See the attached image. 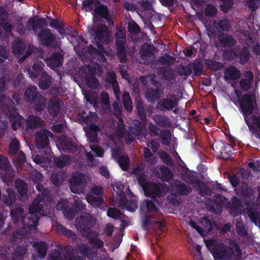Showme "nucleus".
<instances>
[{
  "label": "nucleus",
  "instance_id": "f257e3e1",
  "mask_svg": "<svg viewBox=\"0 0 260 260\" xmlns=\"http://www.w3.org/2000/svg\"><path fill=\"white\" fill-rule=\"evenodd\" d=\"M49 25L57 29L58 32L62 36H67L68 40L73 44L74 50L78 55L87 58H97L100 61L105 60V54H107L101 43L106 44L110 42V34L105 25H99L96 28H92L90 33L94 38L98 50L90 45L88 48L84 46L87 42L81 36L78 35L72 27L64 28V25L56 20H52Z\"/></svg>",
  "mask_w": 260,
  "mask_h": 260
},
{
  "label": "nucleus",
  "instance_id": "f03ea898",
  "mask_svg": "<svg viewBox=\"0 0 260 260\" xmlns=\"http://www.w3.org/2000/svg\"><path fill=\"white\" fill-rule=\"evenodd\" d=\"M37 189L40 192L38 197L29 207V211L27 218H24L23 210L20 207L16 209L11 207V217L17 227L22 226V231H16L11 238L12 242H16L20 239L24 238L31 232H35L39 220L38 214L47 215V212L44 210V206H48L51 202L49 191L44 188L43 186L37 185Z\"/></svg>",
  "mask_w": 260,
  "mask_h": 260
},
{
  "label": "nucleus",
  "instance_id": "7ed1b4c3",
  "mask_svg": "<svg viewBox=\"0 0 260 260\" xmlns=\"http://www.w3.org/2000/svg\"><path fill=\"white\" fill-rule=\"evenodd\" d=\"M132 174L134 175L140 185L142 187L146 196L151 197L149 200H145L142 204L141 209L146 208L150 214H154L158 211V207L160 204L159 201L156 199L159 198L166 194L169 191L171 195L175 196L179 195H185L189 193L191 187L177 180H171L170 182L171 189H169L165 184H155L152 182H148L145 175L143 173V169L138 167L133 169Z\"/></svg>",
  "mask_w": 260,
  "mask_h": 260
},
{
  "label": "nucleus",
  "instance_id": "20e7f679",
  "mask_svg": "<svg viewBox=\"0 0 260 260\" xmlns=\"http://www.w3.org/2000/svg\"><path fill=\"white\" fill-rule=\"evenodd\" d=\"M114 114L118 119L116 133L114 134H108V145L112 149V156L118 163L120 167L124 171L127 169L129 160L127 156L125 155L122 152L121 145L123 138L127 144H130L133 141L134 137L130 134L124 133L125 129L123 120L120 117L121 108L117 103L113 104Z\"/></svg>",
  "mask_w": 260,
  "mask_h": 260
},
{
  "label": "nucleus",
  "instance_id": "39448f33",
  "mask_svg": "<svg viewBox=\"0 0 260 260\" xmlns=\"http://www.w3.org/2000/svg\"><path fill=\"white\" fill-rule=\"evenodd\" d=\"M235 91L240 101L241 111L249 130L256 138L260 139V116L257 115L260 113V107L257 103L255 95L245 94L240 100L239 91L237 90Z\"/></svg>",
  "mask_w": 260,
  "mask_h": 260
},
{
  "label": "nucleus",
  "instance_id": "423d86ee",
  "mask_svg": "<svg viewBox=\"0 0 260 260\" xmlns=\"http://www.w3.org/2000/svg\"><path fill=\"white\" fill-rule=\"evenodd\" d=\"M214 203L215 206H213L211 208L215 213L221 212L222 206L228 208L230 213L234 216L241 214L243 211L244 214L247 215L252 222L256 225L260 226V211L251 207H247L244 209L238 198L234 197L232 202H230L227 198L220 196L216 198Z\"/></svg>",
  "mask_w": 260,
  "mask_h": 260
},
{
  "label": "nucleus",
  "instance_id": "0eeeda50",
  "mask_svg": "<svg viewBox=\"0 0 260 260\" xmlns=\"http://www.w3.org/2000/svg\"><path fill=\"white\" fill-rule=\"evenodd\" d=\"M10 71H5L0 81V94L3 92L6 86L11 80L12 76ZM0 103L4 113L1 114L0 119L3 116L8 117L14 129H16L21 126L23 118L18 114L14 107L15 103L9 97L2 95L0 97Z\"/></svg>",
  "mask_w": 260,
  "mask_h": 260
},
{
  "label": "nucleus",
  "instance_id": "6e6552de",
  "mask_svg": "<svg viewBox=\"0 0 260 260\" xmlns=\"http://www.w3.org/2000/svg\"><path fill=\"white\" fill-rule=\"evenodd\" d=\"M206 245L215 259L240 260L241 250L234 241L229 240L228 245L218 242L214 239L205 241Z\"/></svg>",
  "mask_w": 260,
  "mask_h": 260
},
{
  "label": "nucleus",
  "instance_id": "1a4fd4ad",
  "mask_svg": "<svg viewBox=\"0 0 260 260\" xmlns=\"http://www.w3.org/2000/svg\"><path fill=\"white\" fill-rule=\"evenodd\" d=\"M95 220V218L92 215L86 214L76 219L75 226L83 237L89 239L90 243L100 248L103 246L104 243L98 238V234L91 230Z\"/></svg>",
  "mask_w": 260,
  "mask_h": 260
},
{
  "label": "nucleus",
  "instance_id": "9d476101",
  "mask_svg": "<svg viewBox=\"0 0 260 260\" xmlns=\"http://www.w3.org/2000/svg\"><path fill=\"white\" fill-rule=\"evenodd\" d=\"M210 38L218 36L220 43L224 46H233L236 41L232 36L227 34H221L220 31H228L230 30L231 24L228 19L219 20L218 22L214 21L211 24H205Z\"/></svg>",
  "mask_w": 260,
  "mask_h": 260
},
{
  "label": "nucleus",
  "instance_id": "9b49d317",
  "mask_svg": "<svg viewBox=\"0 0 260 260\" xmlns=\"http://www.w3.org/2000/svg\"><path fill=\"white\" fill-rule=\"evenodd\" d=\"M102 71V69L98 63L91 62L87 66L81 67L78 75L84 79L86 84L89 87L95 89L99 86V82L95 77V75H101Z\"/></svg>",
  "mask_w": 260,
  "mask_h": 260
},
{
  "label": "nucleus",
  "instance_id": "f8f14e48",
  "mask_svg": "<svg viewBox=\"0 0 260 260\" xmlns=\"http://www.w3.org/2000/svg\"><path fill=\"white\" fill-rule=\"evenodd\" d=\"M253 19V16L251 15L246 23L243 20H241L237 24V31L241 35L240 39L248 46H250L254 42L251 34L254 35L260 29L258 25L254 24Z\"/></svg>",
  "mask_w": 260,
  "mask_h": 260
},
{
  "label": "nucleus",
  "instance_id": "ddd939ff",
  "mask_svg": "<svg viewBox=\"0 0 260 260\" xmlns=\"http://www.w3.org/2000/svg\"><path fill=\"white\" fill-rule=\"evenodd\" d=\"M85 114L84 111L79 114V120L88 126L89 131L86 132L87 139L90 142H94L97 138L96 133L100 130V128L94 123L98 120L97 114L91 112H89L88 115L85 116Z\"/></svg>",
  "mask_w": 260,
  "mask_h": 260
},
{
  "label": "nucleus",
  "instance_id": "4468645a",
  "mask_svg": "<svg viewBox=\"0 0 260 260\" xmlns=\"http://www.w3.org/2000/svg\"><path fill=\"white\" fill-rule=\"evenodd\" d=\"M113 188L115 192L114 205L126 209L130 212H134L137 208V205L134 200L127 203L125 200L124 193V186L121 183L117 182L113 185Z\"/></svg>",
  "mask_w": 260,
  "mask_h": 260
},
{
  "label": "nucleus",
  "instance_id": "2eb2a0df",
  "mask_svg": "<svg viewBox=\"0 0 260 260\" xmlns=\"http://www.w3.org/2000/svg\"><path fill=\"white\" fill-rule=\"evenodd\" d=\"M137 109L142 122L141 123L137 120H134L133 122L134 125L130 126L129 131L131 133H133L135 136H137L138 139H140L143 137L145 136L147 133L146 128L144 126L146 118L145 110L141 102H137Z\"/></svg>",
  "mask_w": 260,
  "mask_h": 260
},
{
  "label": "nucleus",
  "instance_id": "dca6fc26",
  "mask_svg": "<svg viewBox=\"0 0 260 260\" xmlns=\"http://www.w3.org/2000/svg\"><path fill=\"white\" fill-rule=\"evenodd\" d=\"M44 64L42 61H37L32 67V70H27L28 74L31 79L37 77L40 74H42L39 85L42 89H47L50 85L51 82V78L46 72L43 71Z\"/></svg>",
  "mask_w": 260,
  "mask_h": 260
},
{
  "label": "nucleus",
  "instance_id": "f3484780",
  "mask_svg": "<svg viewBox=\"0 0 260 260\" xmlns=\"http://www.w3.org/2000/svg\"><path fill=\"white\" fill-rule=\"evenodd\" d=\"M24 96L27 102H31L35 104V108L37 111L40 112L45 109L46 99L38 93L36 86L28 87L25 91Z\"/></svg>",
  "mask_w": 260,
  "mask_h": 260
},
{
  "label": "nucleus",
  "instance_id": "a211bd4d",
  "mask_svg": "<svg viewBox=\"0 0 260 260\" xmlns=\"http://www.w3.org/2000/svg\"><path fill=\"white\" fill-rule=\"evenodd\" d=\"M84 97L86 101L93 105L96 110H98L99 105H101L102 107V112L107 113L110 108L109 95L106 92H103L101 94L102 103L100 102V99L98 96V94L93 91H89L84 94Z\"/></svg>",
  "mask_w": 260,
  "mask_h": 260
},
{
  "label": "nucleus",
  "instance_id": "6ab92c4d",
  "mask_svg": "<svg viewBox=\"0 0 260 260\" xmlns=\"http://www.w3.org/2000/svg\"><path fill=\"white\" fill-rule=\"evenodd\" d=\"M89 181L88 175L79 172L73 173L70 180V189L73 193L80 194L84 192L85 187Z\"/></svg>",
  "mask_w": 260,
  "mask_h": 260
},
{
  "label": "nucleus",
  "instance_id": "aec40b11",
  "mask_svg": "<svg viewBox=\"0 0 260 260\" xmlns=\"http://www.w3.org/2000/svg\"><path fill=\"white\" fill-rule=\"evenodd\" d=\"M178 99L176 95L170 94L159 100L156 105V108L160 111L173 110L176 113L178 107Z\"/></svg>",
  "mask_w": 260,
  "mask_h": 260
},
{
  "label": "nucleus",
  "instance_id": "412c9836",
  "mask_svg": "<svg viewBox=\"0 0 260 260\" xmlns=\"http://www.w3.org/2000/svg\"><path fill=\"white\" fill-rule=\"evenodd\" d=\"M125 33L124 29L120 27L117 29L116 32V43L117 49V56L121 62L126 60L125 49L126 47Z\"/></svg>",
  "mask_w": 260,
  "mask_h": 260
},
{
  "label": "nucleus",
  "instance_id": "4be33fe9",
  "mask_svg": "<svg viewBox=\"0 0 260 260\" xmlns=\"http://www.w3.org/2000/svg\"><path fill=\"white\" fill-rule=\"evenodd\" d=\"M83 6L86 11H93L92 15H99L106 19H108V13L107 7L99 5L98 0H84Z\"/></svg>",
  "mask_w": 260,
  "mask_h": 260
},
{
  "label": "nucleus",
  "instance_id": "5701e85b",
  "mask_svg": "<svg viewBox=\"0 0 260 260\" xmlns=\"http://www.w3.org/2000/svg\"><path fill=\"white\" fill-rule=\"evenodd\" d=\"M103 189L101 186L95 185L91 188L90 192L86 197L87 202L92 206L100 207L104 202Z\"/></svg>",
  "mask_w": 260,
  "mask_h": 260
},
{
  "label": "nucleus",
  "instance_id": "b1692460",
  "mask_svg": "<svg viewBox=\"0 0 260 260\" xmlns=\"http://www.w3.org/2000/svg\"><path fill=\"white\" fill-rule=\"evenodd\" d=\"M189 224L203 236L211 230L213 225L210 219L207 217L201 219L198 224L191 220Z\"/></svg>",
  "mask_w": 260,
  "mask_h": 260
},
{
  "label": "nucleus",
  "instance_id": "393cba45",
  "mask_svg": "<svg viewBox=\"0 0 260 260\" xmlns=\"http://www.w3.org/2000/svg\"><path fill=\"white\" fill-rule=\"evenodd\" d=\"M53 134L46 129L39 131L36 135V145L37 148L42 149L48 146L49 138L53 137Z\"/></svg>",
  "mask_w": 260,
  "mask_h": 260
},
{
  "label": "nucleus",
  "instance_id": "a878e982",
  "mask_svg": "<svg viewBox=\"0 0 260 260\" xmlns=\"http://www.w3.org/2000/svg\"><path fill=\"white\" fill-rule=\"evenodd\" d=\"M56 146L60 151L75 152L77 149V146L73 140L65 136H61L58 139Z\"/></svg>",
  "mask_w": 260,
  "mask_h": 260
},
{
  "label": "nucleus",
  "instance_id": "bb28decb",
  "mask_svg": "<svg viewBox=\"0 0 260 260\" xmlns=\"http://www.w3.org/2000/svg\"><path fill=\"white\" fill-rule=\"evenodd\" d=\"M0 168L5 172V175L3 177V181L8 186L10 185L12 181L9 178L13 176V170L10 167L8 158L3 155H0Z\"/></svg>",
  "mask_w": 260,
  "mask_h": 260
},
{
  "label": "nucleus",
  "instance_id": "cd10ccee",
  "mask_svg": "<svg viewBox=\"0 0 260 260\" xmlns=\"http://www.w3.org/2000/svg\"><path fill=\"white\" fill-rule=\"evenodd\" d=\"M68 201L64 199L60 200L57 204L56 208L57 210H62L64 216L69 219H72L75 215L74 209H68Z\"/></svg>",
  "mask_w": 260,
  "mask_h": 260
},
{
  "label": "nucleus",
  "instance_id": "c85d7f7f",
  "mask_svg": "<svg viewBox=\"0 0 260 260\" xmlns=\"http://www.w3.org/2000/svg\"><path fill=\"white\" fill-rule=\"evenodd\" d=\"M77 251L88 258L92 259L97 256V252L94 248H90L87 244L82 243L78 244Z\"/></svg>",
  "mask_w": 260,
  "mask_h": 260
},
{
  "label": "nucleus",
  "instance_id": "c756f323",
  "mask_svg": "<svg viewBox=\"0 0 260 260\" xmlns=\"http://www.w3.org/2000/svg\"><path fill=\"white\" fill-rule=\"evenodd\" d=\"M38 38L42 44L46 45L47 46L52 45L55 40L54 35L51 31L48 29L42 30L38 34Z\"/></svg>",
  "mask_w": 260,
  "mask_h": 260
},
{
  "label": "nucleus",
  "instance_id": "7c9ffc66",
  "mask_svg": "<svg viewBox=\"0 0 260 260\" xmlns=\"http://www.w3.org/2000/svg\"><path fill=\"white\" fill-rule=\"evenodd\" d=\"M33 247L36 250L37 256L34 254L32 260H38V258H42L45 257L47 252V245L45 242L40 241L34 242Z\"/></svg>",
  "mask_w": 260,
  "mask_h": 260
},
{
  "label": "nucleus",
  "instance_id": "2f4dec72",
  "mask_svg": "<svg viewBox=\"0 0 260 260\" xmlns=\"http://www.w3.org/2000/svg\"><path fill=\"white\" fill-rule=\"evenodd\" d=\"M143 227L144 229H147L152 226L153 229H158L162 230L164 227V224L161 221H156L152 220L150 216L146 215L142 221Z\"/></svg>",
  "mask_w": 260,
  "mask_h": 260
},
{
  "label": "nucleus",
  "instance_id": "473e14b6",
  "mask_svg": "<svg viewBox=\"0 0 260 260\" xmlns=\"http://www.w3.org/2000/svg\"><path fill=\"white\" fill-rule=\"evenodd\" d=\"M63 56L60 53H54L51 57L45 60L47 64L53 69L61 66Z\"/></svg>",
  "mask_w": 260,
  "mask_h": 260
},
{
  "label": "nucleus",
  "instance_id": "72a5a7b5",
  "mask_svg": "<svg viewBox=\"0 0 260 260\" xmlns=\"http://www.w3.org/2000/svg\"><path fill=\"white\" fill-rule=\"evenodd\" d=\"M61 101L57 99L50 100L48 105V110L53 117L56 116L60 111Z\"/></svg>",
  "mask_w": 260,
  "mask_h": 260
},
{
  "label": "nucleus",
  "instance_id": "f704fd0d",
  "mask_svg": "<svg viewBox=\"0 0 260 260\" xmlns=\"http://www.w3.org/2000/svg\"><path fill=\"white\" fill-rule=\"evenodd\" d=\"M107 81L112 86L115 96L118 101L120 99L119 89L116 80V75L114 72H109L106 77Z\"/></svg>",
  "mask_w": 260,
  "mask_h": 260
},
{
  "label": "nucleus",
  "instance_id": "c9c22d12",
  "mask_svg": "<svg viewBox=\"0 0 260 260\" xmlns=\"http://www.w3.org/2000/svg\"><path fill=\"white\" fill-rule=\"evenodd\" d=\"M49 260H84L81 258H73L71 254L66 255L63 252L55 250L49 255Z\"/></svg>",
  "mask_w": 260,
  "mask_h": 260
},
{
  "label": "nucleus",
  "instance_id": "e433bc0d",
  "mask_svg": "<svg viewBox=\"0 0 260 260\" xmlns=\"http://www.w3.org/2000/svg\"><path fill=\"white\" fill-rule=\"evenodd\" d=\"M16 198L14 191L11 188L7 189L6 194L3 196V202L9 207L16 205L15 204Z\"/></svg>",
  "mask_w": 260,
  "mask_h": 260
},
{
  "label": "nucleus",
  "instance_id": "4c0bfd02",
  "mask_svg": "<svg viewBox=\"0 0 260 260\" xmlns=\"http://www.w3.org/2000/svg\"><path fill=\"white\" fill-rule=\"evenodd\" d=\"M224 78L226 81L236 80L239 78L240 72L236 68L230 67L224 70Z\"/></svg>",
  "mask_w": 260,
  "mask_h": 260
},
{
  "label": "nucleus",
  "instance_id": "58836bf2",
  "mask_svg": "<svg viewBox=\"0 0 260 260\" xmlns=\"http://www.w3.org/2000/svg\"><path fill=\"white\" fill-rule=\"evenodd\" d=\"M26 48V46L24 43L18 39H15L12 44V51L17 57L22 55Z\"/></svg>",
  "mask_w": 260,
  "mask_h": 260
},
{
  "label": "nucleus",
  "instance_id": "ea45409f",
  "mask_svg": "<svg viewBox=\"0 0 260 260\" xmlns=\"http://www.w3.org/2000/svg\"><path fill=\"white\" fill-rule=\"evenodd\" d=\"M26 248L25 247H17L12 257V260H23L24 254L26 253ZM6 254H1L0 260H5Z\"/></svg>",
  "mask_w": 260,
  "mask_h": 260
},
{
  "label": "nucleus",
  "instance_id": "a19ab883",
  "mask_svg": "<svg viewBox=\"0 0 260 260\" xmlns=\"http://www.w3.org/2000/svg\"><path fill=\"white\" fill-rule=\"evenodd\" d=\"M27 128L31 129L41 126L43 121L38 116L34 115L29 116L26 120Z\"/></svg>",
  "mask_w": 260,
  "mask_h": 260
},
{
  "label": "nucleus",
  "instance_id": "79ce46f5",
  "mask_svg": "<svg viewBox=\"0 0 260 260\" xmlns=\"http://www.w3.org/2000/svg\"><path fill=\"white\" fill-rule=\"evenodd\" d=\"M253 74L248 71L245 73L244 78L242 79L240 85L242 88L244 90H247L251 87L253 82Z\"/></svg>",
  "mask_w": 260,
  "mask_h": 260
},
{
  "label": "nucleus",
  "instance_id": "37998d69",
  "mask_svg": "<svg viewBox=\"0 0 260 260\" xmlns=\"http://www.w3.org/2000/svg\"><path fill=\"white\" fill-rule=\"evenodd\" d=\"M16 187L19 192L21 200H25L26 198L27 186L26 183L21 179H18L15 182Z\"/></svg>",
  "mask_w": 260,
  "mask_h": 260
},
{
  "label": "nucleus",
  "instance_id": "c03bdc74",
  "mask_svg": "<svg viewBox=\"0 0 260 260\" xmlns=\"http://www.w3.org/2000/svg\"><path fill=\"white\" fill-rule=\"evenodd\" d=\"M8 14L5 8L0 7V20L1 25L7 32H10L12 30V25L9 23H5V21L7 19Z\"/></svg>",
  "mask_w": 260,
  "mask_h": 260
},
{
  "label": "nucleus",
  "instance_id": "a18cd8bd",
  "mask_svg": "<svg viewBox=\"0 0 260 260\" xmlns=\"http://www.w3.org/2000/svg\"><path fill=\"white\" fill-rule=\"evenodd\" d=\"M67 178V173L63 171H60L57 173H53L51 176V180L54 185L58 186L60 185Z\"/></svg>",
  "mask_w": 260,
  "mask_h": 260
},
{
  "label": "nucleus",
  "instance_id": "49530a36",
  "mask_svg": "<svg viewBox=\"0 0 260 260\" xmlns=\"http://www.w3.org/2000/svg\"><path fill=\"white\" fill-rule=\"evenodd\" d=\"M54 226H55L56 230L58 233L66 235L73 240H75L76 239V236L75 234L72 231L65 228L61 224L56 222Z\"/></svg>",
  "mask_w": 260,
  "mask_h": 260
},
{
  "label": "nucleus",
  "instance_id": "de8ad7c7",
  "mask_svg": "<svg viewBox=\"0 0 260 260\" xmlns=\"http://www.w3.org/2000/svg\"><path fill=\"white\" fill-rule=\"evenodd\" d=\"M53 161L57 167L62 168L65 166L70 164L72 159L68 155H62L59 157H55Z\"/></svg>",
  "mask_w": 260,
  "mask_h": 260
},
{
  "label": "nucleus",
  "instance_id": "09e8293b",
  "mask_svg": "<svg viewBox=\"0 0 260 260\" xmlns=\"http://www.w3.org/2000/svg\"><path fill=\"white\" fill-rule=\"evenodd\" d=\"M107 215L115 219H119L121 221V226L125 225V222L122 221L124 215L117 209L114 208H110L107 211Z\"/></svg>",
  "mask_w": 260,
  "mask_h": 260
},
{
  "label": "nucleus",
  "instance_id": "8fccbe9b",
  "mask_svg": "<svg viewBox=\"0 0 260 260\" xmlns=\"http://www.w3.org/2000/svg\"><path fill=\"white\" fill-rule=\"evenodd\" d=\"M34 161L38 165H40L42 167H46L51 164L50 159L46 157L45 158L42 157L39 155L32 156Z\"/></svg>",
  "mask_w": 260,
  "mask_h": 260
},
{
  "label": "nucleus",
  "instance_id": "3c124183",
  "mask_svg": "<svg viewBox=\"0 0 260 260\" xmlns=\"http://www.w3.org/2000/svg\"><path fill=\"white\" fill-rule=\"evenodd\" d=\"M160 173L157 175L158 177L167 181H169L172 178V174L167 167H162L160 168Z\"/></svg>",
  "mask_w": 260,
  "mask_h": 260
},
{
  "label": "nucleus",
  "instance_id": "603ef678",
  "mask_svg": "<svg viewBox=\"0 0 260 260\" xmlns=\"http://www.w3.org/2000/svg\"><path fill=\"white\" fill-rule=\"evenodd\" d=\"M122 99L125 109L128 111H131L132 110L133 106L130 95L128 92H124L122 96Z\"/></svg>",
  "mask_w": 260,
  "mask_h": 260
},
{
  "label": "nucleus",
  "instance_id": "864d4df0",
  "mask_svg": "<svg viewBox=\"0 0 260 260\" xmlns=\"http://www.w3.org/2000/svg\"><path fill=\"white\" fill-rule=\"evenodd\" d=\"M150 48V46L148 44L143 45L140 50V53L143 58L145 57H148L149 58H152L153 54Z\"/></svg>",
  "mask_w": 260,
  "mask_h": 260
},
{
  "label": "nucleus",
  "instance_id": "5fc2aeb1",
  "mask_svg": "<svg viewBox=\"0 0 260 260\" xmlns=\"http://www.w3.org/2000/svg\"><path fill=\"white\" fill-rule=\"evenodd\" d=\"M161 94L160 91L158 89L149 91L146 93L147 99L151 102L155 101Z\"/></svg>",
  "mask_w": 260,
  "mask_h": 260
},
{
  "label": "nucleus",
  "instance_id": "6e6d98bb",
  "mask_svg": "<svg viewBox=\"0 0 260 260\" xmlns=\"http://www.w3.org/2000/svg\"><path fill=\"white\" fill-rule=\"evenodd\" d=\"M19 143L16 139H13L9 145V150L11 154L15 155L19 152Z\"/></svg>",
  "mask_w": 260,
  "mask_h": 260
},
{
  "label": "nucleus",
  "instance_id": "4d7b16f0",
  "mask_svg": "<svg viewBox=\"0 0 260 260\" xmlns=\"http://www.w3.org/2000/svg\"><path fill=\"white\" fill-rule=\"evenodd\" d=\"M206 65L208 68L214 71L220 70L222 67V63L212 60H206Z\"/></svg>",
  "mask_w": 260,
  "mask_h": 260
},
{
  "label": "nucleus",
  "instance_id": "13d9d810",
  "mask_svg": "<svg viewBox=\"0 0 260 260\" xmlns=\"http://www.w3.org/2000/svg\"><path fill=\"white\" fill-rule=\"evenodd\" d=\"M236 226L237 232L239 235L244 236L246 235V231L245 229L244 225L243 224L242 221L240 218H238L237 219Z\"/></svg>",
  "mask_w": 260,
  "mask_h": 260
},
{
  "label": "nucleus",
  "instance_id": "bf43d9fd",
  "mask_svg": "<svg viewBox=\"0 0 260 260\" xmlns=\"http://www.w3.org/2000/svg\"><path fill=\"white\" fill-rule=\"evenodd\" d=\"M197 187L202 196L209 194L210 190L207 186L202 182H197L196 183Z\"/></svg>",
  "mask_w": 260,
  "mask_h": 260
},
{
  "label": "nucleus",
  "instance_id": "052dcab7",
  "mask_svg": "<svg viewBox=\"0 0 260 260\" xmlns=\"http://www.w3.org/2000/svg\"><path fill=\"white\" fill-rule=\"evenodd\" d=\"M161 143L164 145H168L171 140V134L167 130H163L160 132Z\"/></svg>",
  "mask_w": 260,
  "mask_h": 260
},
{
  "label": "nucleus",
  "instance_id": "680f3d73",
  "mask_svg": "<svg viewBox=\"0 0 260 260\" xmlns=\"http://www.w3.org/2000/svg\"><path fill=\"white\" fill-rule=\"evenodd\" d=\"M25 156L24 154L20 152L15 154V157L14 159V161L16 163L18 166H21L22 164H23L25 161Z\"/></svg>",
  "mask_w": 260,
  "mask_h": 260
},
{
  "label": "nucleus",
  "instance_id": "e2e57ef3",
  "mask_svg": "<svg viewBox=\"0 0 260 260\" xmlns=\"http://www.w3.org/2000/svg\"><path fill=\"white\" fill-rule=\"evenodd\" d=\"M43 178V175L40 172L36 170L34 171L30 175V179L36 183H39L42 181Z\"/></svg>",
  "mask_w": 260,
  "mask_h": 260
},
{
  "label": "nucleus",
  "instance_id": "0e129e2a",
  "mask_svg": "<svg viewBox=\"0 0 260 260\" xmlns=\"http://www.w3.org/2000/svg\"><path fill=\"white\" fill-rule=\"evenodd\" d=\"M250 54L249 52L248 51L247 47L245 46L239 56L241 63H244L247 62L250 57Z\"/></svg>",
  "mask_w": 260,
  "mask_h": 260
},
{
  "label": "nucleus",
  "instance_id": "69168bd1",
  "mask_svg": "<svg viewBox=\"0 0 260 260\" xmlns=\"http://www.w3.org/2000/svg\"><path fill=\"white\" fill-rule=\"evenodd\" d=\"M89 148L91 149L92 152L94 153V155L99 157H102L103 156V150L97 145L94 144L91 145L89 146Z\"/></svg>",
  "mask_w": 260,
  "mask_h": 260
},
{
  "label": "nucleus",
  "instance_id": "338daca9",
  "mask_svg": "<svg viewBox=\"0 0 260 260\" xmlns=\"http://www.w3.org/2000/svg\"><path fill=\"white\" fill-rule=\"evenodd\" d=\"M224 57L227 60H231L238 57L237 52L234 50L229 51H225L223 54Z\"/></svg>",
  "mask_w": 260,
  "mask_h": 260
},
{
  "label": "nucleus",
  "instance_id": "774afa93",
  "mask_svg": "<svg viewBox=\"0 0 260 260\" xmlns=\"http://www.w3.org/2000/svg\"><path fill=\"white\" fill-rule=\"evenodd\" d=\"M247 5L251 11L257 9L260 4V0H248Z\"/></svg>",
  "mask_w": 260,
  "mask_h": 260
}]
</instances>
